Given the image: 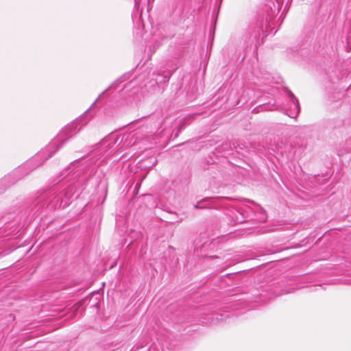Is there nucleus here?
I'll use <instances>...</instances> for the list:
<instances>
[{
	"label": "nucleus",
	"instance_id": "423d86ee",
	"mask_svg": "<svg viewBox=\"0 0 351 351\" xmlns=\"http://www.w3.org/2000/svg\"><path fill=\"white\" fill-rule=\"evenodd\" d=\"M199 204H200V202L197 203L196 205H195V207L196 208H203L202 206H199Z\"/></svg>",
	"mask_w": 351,
	"mask_h": 351
},
{
	"label": "nucleus",
	"instance_id": "6e6552de",
	"mask_svg": "<svg viewBox=\"0 0 351 351\" xmlns=\"http://www.w3.org/2000/svg\"><path fill=\"white\" fill-rule=\"evenodd\" d=\"M4 191V189L0 188V193H3Z\"/></svg>",
	"mask_w": 351,
	"mask_h": 351
},
{
	"label": "nucleus",
	"instance_id": "20e7f679",
	"mask_svg": "<svg viewBox=\"0 0 351 351\" xmlns=\"http://www.w3.org/2000/svg\"><path fill=\"white\" fill-rule=\"evenodd\" d=\"M170 77L169 75H160L158 74V77L156 79V83H165L166 82H168Z\"/></svg>",
	"mask_w": 351,
	"mask_h": 351
},
{
	"label": "nucleus",
	"instance_id": "39448f33",
	"mask_svg": "<svg viewBox=\"0 0 351 351\" xmlns=\"http://www.w3.org/2000/svg\"><path fill=\"white\" fill-rule=\"evenodd\" d=\"M9 178H10V176H8V177L4 178L1 181V184L5 183V182L8 180Z\"/></svg>",
	"mask_w": 351,
	"mask_h": 351
},
{
	"label": "nucleus",
	"instance_id": "7ed1b4c3",
	"mask_svg": "<svg viewBox=\"0 0 351 351\" xmlns=\"http://www.w3.org/2000/svg\"><path fill=\"white\" fill-rule=\"evenodd\" d=\"M286 93L293 105V106L290 108L289 116L292 118L295 117L298 115L300 111L298 100L293 93L288 88H286Z\"/></svg>",
	"mask_w": 351,
	"mask_h": 351
},
{
	"label": "nucleus",
	"instance_id": "f03ea898",
	"mask_svg": "<svg viewBox=\"0 0 351 351\" xmlns=\"http://www.w3.org/2000/svg\"><path fill=\"white\" fill-rule=\"evenodd\" d=\"M78 184L69 185L66 187H56L50 189L39 197L40 208L49 207L50 209L64 208L69 206L72 198L79 195L77 191Z\"/></svg>",
	"mask_w": 351,
	"mask_h": 351
},
{
	"label": "nucleus",
	"instance_id": "f257e3e1",
	"mask_svg": "<svg viewBox=\"0 0 351 351\" xmlns=\"http://www.w3.org/2000/svg\"><path fill=\"white\" fill-rule=\"evenodd\" d=\"M83 119L84 117H80L65 126L43 150L27 161L14 174L24 171L23 174L27 175L31 171L42 165L44 161L51 158L69 138L77 134L82 130L83 125H86L88 121L81 124Z\"/></svg>",
	"mask_w": 351,
	"mask_h": 351
},
{
	"label": "nucleus",
	"instance_id": "0eeeda50",
	"mask_svg": "<svg viewBox=\"0 0 351 351\" xmlns=\"http://www.w3.org/2000/svg\"><path fill=\"white\" fill-rule=\"evenodd\" d=\"M138 3H139V0H135V5L136 6H138Z\"/></svg>",
	"mask_w": 351,
	"mask_h": 351
}]
</instances>
